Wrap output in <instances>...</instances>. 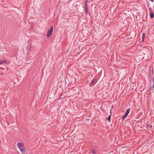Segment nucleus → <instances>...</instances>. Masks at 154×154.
Segmentation results:
<instances>
[{
    "mask_svg": "<svg viewBox=\"0 0 154 154\" xmlns=\"http://www.w3.org/2000/svg\"><path fill=\"white\" fill-rule=\"evenodd\" d=\"M150 92L152 93L154 91V76L151 78L150 81Z\"/></svg>",
    "mask_w": 154,
    "mask_h": 154,
    "instance_id": "obj_1",
    "label": "nucleus"
},
{
    "mask_svg": "<svg viewBox=\"0 0 154 154\" xmlns=\"http://www.w3.org/2000/svg\"><path fill=\"white\" fill-rule=\"evenodd\" d=\"M53 26H51L50 27V29L48 30L47 35V36L48 37H49L52 35L53 31Z\"/></svg>",
    "mask_w": 154,
    "mask_h": 154,
    "instance_id": "obj_2",
    "label": "nucleus"
},
{
    "mask_svg": "<svg viewBox=\"0 0 154 154\" xmlns=\"http://www.w3.org/2000/svg\"><path fill=\"white\" fill-rule=\"evenodd\" d=\"M17 146L20 150L25 149L24 144L21 142H19L17 143Z\"/></svg>",
    "mask_w": 154,
    "mask_h": 154,
    "instance_id": "obj_3",
    "label": "nucleus"
},
{
    "mask_svg": "<svg viewBox=\"0 0 154 154\" xmlns=\"http://www.w3.org/2000/svg\"><path fill=\"white\" fill-rule=\"evenodd\" d=\"M87 0H86L85 1V6L84 8V9L85 10V13L86 14H87L88 12V5L87 4Z\"/></svg>",
    "mask_w": 154,
    "mask_h": 154,
    "instance_id": "obj_4",
    "label": "nucleus"
},
{
    "mask_svg": "<svg viewBox=\"0 0 154 154\" xmlns=\"http://www.w3.org/2000/svg\"><path fill=\"white\" fill-rule=\"evenodd\" d=\"M97 82V79H94L89 84L90 86H92L93 85L95 84Z\"/></svg>",
    "mask_w": 154,
    "mask_h": 154,
    "instance_id": "obj_5",
    "label": "nucleus"
},
{
    "mask_svg": "<svg viewBox=\"0 0 154 154\" xmlns=\"http://www.w3.org/2000/svg\"><path fill=\"white\" fill-rule=\"evenodd\" d=\"M130 109L129 108H128V109H127L126 111V112H125V113L124 115H125V116H127L130 112Z\"/></svg>",
    "mask_w": 154,
    "mask_h": 154,
    "instance_id": "obj_6",
    "label": "nucleus"
},
{
    "mask_svg": "<svg viewBox=\"0 0 154 154\" xmlns=\"http://www.w3.org/2000/svg\"><path fill=\"white\" fill-rule=\"evenodd\" d=\"M149 16L152 19L154 17V14L152 12H150Z\"/></svg>",
    "mask_w": 154,
    "mask_h": 154,
    "instance_id": "obj_7",
    "label": "nucleus"
},
{
    "mask_svg": "<svg viewBox=\"0 0 154 154\" xmlns=\"http://www.w3.org/2000/svg\"><path fill=\"white\" fill-rule=\"evenodd\" d=\"M21 152L23 154H26V150L25 149H21V150H20Z\"/></svg>",
    "mask_w": 154,
    "mask_h": 154,
    "instance_id": "obj_8",
    "label": "nucleus"
},
{
    "mask_svg": "<svg viewBox=\"0 0 154 154\" xmlns=\"http://www.w3.org/2000/svg\"><path fill=\"white\" fill-rule=\"evenodd\" d=\"M91 152L92 154H96V152L94 149H93L91 150Z\"/></svg>",
    "mask_w": 154,
    "mask_h": 154,
    "instance_id": "obj_9",
    "label": "nucleus"
},
{
    "mask_svg": "<svg viewBox=\"0 0 154 154\" xmlns=\"http://www.w3.org/2000/svg\"><path fill=\"white\" fill-rule=\"evenodd\" d=\"M7 62L6 60H2L0 61V64L2 63H5Z\"/></svg>",
    "mask_w": 154,
    "mask_h": 154,
    "instance_id": "obj_10",
    "label": "nucleus"
},
{
    "mask_svg": "<svg viewBox=\"0 0 154 154\" xmlns=\"http://www.w3.org/2000/svg\"><path fill=\"white\" fill-rule=\"evenodd\" d=\"M145 34L144 33H143L142 34V42H143L144 41V39L145 37Z\"/></svg>",
    "mask_w": 154,
    "mask_h": 154,
    "instance_id": "obj_11",
    "label": "nucleus"
},
{
    "mask_svg": "<svg viewBox=\"0 0 154 154\" xmlns=\"http://www.w3.org/2000/svg\"><path fill=\"white\" fill-rule=\"evenodd\" d=\"M111 116L110 115H109L108 116V120L109 121V122H110V119H111Z\"/></svg>",
    "mask_w": 154,
    "mask_h": 154,
    "instance_id": "obj_12",
    "label": "nucleus"
},
{
    "mask_svg": "<svg viewBox=\"0 0 154 154\" xmlns=\"http://www.w3.org/2000/svg\"><path fill=\"white\" fill-rule=\"evenodd\" d=\"M127 116H125V115H124L122 117V120H124L127 117Z\"/></svg>",
    "mask_w": 154,
    "mask_h": 154,
    "instance_id": "obj_13",
    "label": "nucleus"
},
{
    "mask_svg": "<svg viewBox=\"0 0 154 154\" xmlns=\"http://www.w3.org/2000/svg\"><path fill=\"white\" fill-rule=\"evenodd\" d=\"M149 11H150V12H152V8H151V7H150V8H149Z\"/></svg>",
    "mask_w": 154,
    "mask_h": 154,
    "instance_id": "obj_14",
    "label": "nucleus"
},
{
    "mask_svg": "<svg viewBox=\"0 0 154 154\" xmlns=\"http://www.w3.org/2000/svg\"><path fill=\"white\" fill-rule=\"evenodd\" d=\"M31 48H32V46H30L29 48H28V50L29 51H30L31 49Z\"/></svg>",
    "mask_w": 154,
    "mask_h": 154,
    "instance_id": "obj_15",
    "label": "nucleus"
},
{
    "mask_svg": "<svg viewBox=\"0 0 154 154\" xmlns=\"http://www.w3.org/2000/svg\"><path fill=\"white\" fill-rule=\"evenodd\" d=\"M148 126L150 128H152V126L151 125H148Z\"/></svg>",
    "mask_w": 154,
    "mask_h": 154,
    "instance_id": "obj_16",
    "label": "nucleus"
},
{
    "mask_svg": "<svg viewBox=\"0 0 154 154\" xmlns=\"http://www.w3.org/2000/svg\"><path fill=\"white\" fill-rule=\"evenodd\" d=\"M62 93L60 95V96L59 98L58 99L61 100V97L62 96Z\"/></svg>",
    "mask_w": 154,
    "mask_h": 154,
    "instance_id": "obj_17",
    "label": "nucleus"
},
{
    "mask_svg": "<svg viewBox=\"0 0 154 154\" xmlns=\"http://www.w3.org/2000/svg\"><path fill=\"white\" fill-rule=\"evenodd\" d=\"M0 69H3V68H2V67H0Z\"/></svg>",
    "mask_w": 154,
    "mask_h": 154,
    "instance_id": "obj_18",
    "label": "nucleus"
}]
</instances>
